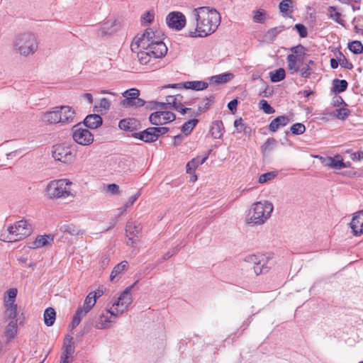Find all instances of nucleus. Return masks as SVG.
<instances>
[{"label": "nucleus", "instance_id": "1", "mask_svg": "<svg viewBox=\"0 0 363 363\" xmlns=\"http://www.w3.org/2000/svg\"><path fill=\"white\" fill-rule=\"evenodd\" d=\"M195 26L189 29L191 38H205L214 33L220 23V15L213 8L201 6L193 10Z\"/></svg>", "mask_w": 363, "mask_h": 363}, {"label": "nucleus", "instance_id": "2", "mask_svg": "<svg viewBox=\"0 0 363 363\" xmlns=\"http://www.w3.org/2000/svg\"><path fill=\"white\" fill-rule=\"evenodd\" d=\"M291 53L286 57L287 69L290 74L299 73L303 78H308L312 73V69L308 65H303L306 55V49L301 45L292 47Z\"/></svg>", "mask_w": 363, "mask_h": 363}, {"label": "nucleus", "instance_id": "3", "mask_svg": "<svg viewBox=\"0 0 363 363\" xmlns=\"http://www.w3.org/2000/svg\"><path fill=\"white\" fill-rule=\"evenodd\" d=\"M72 186V182L67 179L50 181L45 189L47 197L52 200L74 198L75 194Z\"/></svg>", "mask_w": 363, "mask_h": 363}, {"label": "nucleus", "instance_id": "4", "mask_svg": "<svg viewBox=\"0 0 363 363\" xmlns=\"http://www.w3.org/2000/svg\"><path fill=\"white\" fill-rule=\"evenodd\" d=\"M31 233V225L27 220H21L3 229L0 239L7 242H17L29 236Z\"/></svg>", "mask_w": 363, "mask_h": 363}, {"label": "nucleus", "instance_id": "5", "mask_svg": "<svg viewBox=\"0 0 363 363\" xmlns=\"http://www.w3.org/2000/svg\"><path fill=\"white\" fill-rule=\"evenodd\" d=\"M273 211V206L270 202H256L250 211V223L262 224L270 216Z\"/></svg>", "mask_w": 363, "mask_h": 363}, {"label": "nucleus", "instance_id": "6", "mask_svg": "<svg viewBox=\"0 0 363 363\" xmlns=\"http://www.w3.org/2000/svg\"><path fill=\"white\" fill-rule=\"evenodd\" d=\"M14 47L19 54L28 56L37 50L38 43L33 34L23 33L16 37Z\"/></svg>", "mask_w": 363, "mask_h": 363}, {"label": "nucleus", "instance_id": "7", "mask_svg": "<svg viewBox=\"0 0 363 363\" xmlns=\"http://www.w3.org/2000/svg\"><path fill=\"white\" fill-rule=\"evenodd\" d=\"M163 42V35L160 31L154 30L152 28H147L143 33L134 38L132 43V48L134 46L138 48H147L153 46L155 43Z\"/></svg>", "mask_w": 363, "mask_h": 363}, {"label": "nucleus", "instance_id": "8", "mask_svg": "<svg viewBox=\"0 0 363 363\" xmlns=\"http://www.w3.org/2000/svg\"><path fill=\"white\" fill-rule=\"evenodd\" d=\"M52 156L56 161L70 164L76 158V151L69 145L65 143L57 144L52 147Z\"/></svg>", "mask_w": 363, "mask_h": 363}, {"label": "nucleus", "instance_id": "9", "mask_svg": "<svg viewBox=\"0 0 363 363\" xmlns=\"http://www.w3.org/2000/svg\"><path fill=\"white\" fill-rule=\"evenodd\" d=\"M18 290L16 288L9 289L3 298L5 317L11 320H16L18 305L16 303Z\"/></svg>", "mask_w": 363, "mask_h": 363}, {"label": "nucleus", "instance_id": "10", "mask_svg": "<svg viewBox=\"0 0 363 363\" xmlns=\"http://www.w3.org/2000/svg\"><path fill=\"white\" fill-rule=\"evenodd\" d=\"M72 138L75 143L83 146H88L94 142V135L80 124L72 128Z\"/></svg>", "mask_w": 363, "mask_h": 363}, {"label": "nucleus", "instance_id": "11", "mask_svg": "<svg viewBox=\"0 0 363 363\" xmlns=\"http://www.w3.org/2000/svg\"><path fill=\"white\" fill-rule=\"evenodd\" d=\"M160 110L152 113L149 116L150 122L155 125H162L175 120V114L169 110L161 109V104H159Z\"/></svg>", "mask_w": 363, "mask_h": 363}, {"label": "nucleus", "instance_id": "12", "mask_svg": "<svg viewBox=\"0 0 363 363\" xmlns=\"http://www.w3.org/2000/svg\"><path fill=\"white\" fill-rule=\"evenodd\" d=\"M94 296V294L89 293L84 300L83 306L77 308L72 321V328L77 326L80 323L82 318L95 306L96 300Z\"/></svg>", "mask_w": 363, "mask_h": 363}, {"label": "nucleus", "instance_id": "13", "mask_svg": "<svg viewBox=\"0 0 363 363\" xmlns=\"http://www.w3.org/2000/svg\"><path fill=\"white\" fill-rule=\"evenodd\" d=\"M131 289L132 286L125 289L121 294L120 296L118 298L117 301L113 303V306L111 308L115 311L116 315H120L123 314L132 303L133 300L130 294Z\"/></svg>", "mask_w": 363, "mask_h": 363}, {"label": "nucleus", "instance_id": "14", "mask_svg": "<svg viewBox=\"0 0 363 363\" xmlns=\"http://www.w3.org/2000/svg\"><path fill=\"white\" fill-rule=\"evenodd\" d=\"M183 96L180 94L175 96H168L166 98L165 103H161V109H174L181 114L184 115L187 112H191L189 108H184L182 104Z\"/></svg>", "mask_w": 363, "mask_h": 363}, {"label": "nucleus", "instance_id": "15", "mask_svg": "<svg viewBox=\"0 0 363 363\" xmlns=\"http://www.w3.org/2000/svg\"><path fill=\"white\" fill-rule=\"evenodd\" d=\"M168 130L169 128L166 127H151L137 133L136 138L145 143H151L156 141L160 135L165 134Z\"/></svg>", "mask_w": 363, "mask_h": 363}, {"label": "nucleus", "instance_id": "16", "mask_svg": "<svg viewBox=\"0 0 363 363\" xmlns=\"http://www.w3.org/2000/svg\"><path fill=\"white\" fill-rule=\"evenodd\" d=\"M118 317V315L116 314L113 310L111 308L107 309L99 315L96 323V328L100 330L109 328L116 322Z\"/></svg>", "mask_w": 363, "mask_h": 363}, {"label": "nucleus", "instance_id": "17", "mask_svg": "<svg viewBox=\"0 0 363 363\" xmlns=\"http://www.w3.org/2000/svg\"><path fill=\"white\" fill-rule=\"evenodd\" d=\"M166 21L169 28L180 30L186 25V17L179 11H172L167 15Z\"/></svg>", "mask_w": 363, "mask_h": 363}, {"label": "nucleus", "instance_id": "18", "mask_svg": "<svg viewBox=\"0 0 363 363\" xmlns=\"http://www.w3.org/2000/svg\"><path fill=\"white\" fill-rule=\"evenodd\" d=\"M58 111L59 123L66 125L72 123L75 119V111L69 106H56Z\"/></svg>", "mask_w": 363, "mask_h": 363}, {"label": "nucleus", "instance_id": "19", "mask_svg": "<svg viewBox=\"0 0 363 363\" xmlns=\"http://www.w3.org/2000/svg\"><path fill=\"white\" fill-rule=\"evenodd\" d=\"M247 262L252 264L254 272L257 275L262 274L266 269L267 258L264 255H250L246 257Z\"/></svg>", "mask_w": 363, "mask_h": 363}, {"label": "nucleus", "instance_id": "20", "mask_svg": "<svg viewBox=\"0 0 363 363\" xmlns=\"http://www.w3.org/2000/svg\"><path fill=\"white\" fill-rule=\"evenodd\" d=\"M315 157L319 158L325 166L333 169H342L349 167V165L343 162V158L340 155H336L334 157H328L326 158L321 156H315Z\"/></svg>", "mask_w": 363, "mask_h": 363}, {"label": "nucleus", "instance_id": "21", "mask_svg": "<svg viewBox=\"0 0 363 363\" xmlns=\"http://www.w3.org/2000/svg\"><path fill=\"white\" fill-rule=\"evenodd\" d=\"M121 21L116 19H109L104 22L99 30V35L101 36L110 35L117 32L121 28Z\"/></svg>", "mask_w": 363, "mask_h": 363}, {"label": "nucleus", "instance_id": "22", "mask_svg": "<svg viewBox=\"0 0 363 363\" xmlns=\"http://www.w3.org/2000/svg\"><path fill=\"white\" fill-rule=\"evenodd\" d=\"M350 225L355 236L363 235V211H359L354 215Z\"/></svg>", "mask_w": 363, "mask_h": 363}, {"label": "nucleus", "instance_id": "23", "mask_svg": "<svg viewBox=\"0 0 363 363\" xmlns=\"http://www.w3.org/2000/svg\"><path fill=\"white\" fill-rule=\"evenodd\" d=\"M139 48L146 50L147 52L151 53V55H155L160 59L163 57L167 52V48L164 42L155 43L153 46Z\"/></svg>", "mask_w": 363, "mask_h": 363}, {"label": "nucleus", "instance_id": "24", "mask_svg": "<svg viewBox=\"0 0 363 363\" xmlns=\"http://www.w3.org/2000/svg\"><path fill=\"white\" fill-rule=\"evenodd\" d=\"M137 56L140 64L142 65H147L150 67L155 64L157 59H160L155 55H152L151 53L142 49L138 51Z\"/></svg>", "mask_w": 363, "mask_h": 363}, {"label": "nucleus", "instance_id": "25", "mask_svg": "<svg viewBox=\"0 0 363 363\" xmlns=\"http://www.w3.org/2000/svg\"><path fill=\"white\" fill-rule=\"evenodd\" d=\"M140 125L139 121L133 118L122 119L118 123V127L121 130L128 132L136 130Z\"/></svg>", "mask_w": 363, "mask_h": 363}, {"label": "nucleus", "instance_id": "26", "mask_svg": "<svg viewBox=\"0 0 363 363\" xmlns=\"http://www.w3.org/2000/svg\"><path fill=\"white\" fill-rule=\"evenodd\" d=\"M142 227L140 223L130 221L126 224V235L129 238V240H131L132 243L134 242V240L138 236V235L140 233Z\"/></svg>", "mask_w": 363, "mask_h": 363}, {"label": "nucleus", "instance_id": "27", "mask_svg": "<svg viewBox=\"0 0 363 363\" xmlns=\"http://www.w3.org/2000/svg\"><path fill=\"white\" fill-rule=\"evenodd\" d=\"M57 108L54 107L50 111L43 113L41 116L43 122L50 125L59 123Z\"/></svg>", "mask_w": 363, "mask_h": 363}, {"label": "nucleus", "instance_id": "28", "mask_svg": "<svg viewBox=\"0 0 363 363\" xmlns=\"http://www.w3.org/2000/svg\"><path fill=\"white\" fill-rule=\"evenodd\" d=\"M289 122L290 120L288 116H278L271 121V123L269 125V130L271 132L274 133L279 128L286 126Z\"/></svg>", "mask_w": 363, "mask_h": 363}, {"label": "nucleus", "instance_id": "29", "mask_svg": "<svg viewBox=\"0 0 363 363\" xmlns=\"http://www.w3.org/2000/svg\"><path fill=\"white\" fill-rule=\"evenodd\" d=\"M84 123L85 126L95 129L102 124V118L98 114H90L84 118Z\"/></svg>", "mask_w": 363, "mask_h": 363}, {"label": "nucleus", "instance_id": "30", "mask_svg": "<svg viewBox=\"0 0 363 363\" xmlns=\"http://www.w3.org/2000/svg\"><path fill=\"white\" fill-rule=\"evenodd\" d=\"M208 86V84L204 81H188L183 83L184 88L195 91H202Z\"/></svg>", "mask_w": 363, "mask_h": 363}, {"label": "nucleus", "instance_id": "31", "mask_svg": "<svg viewBox=\"0 0 363 363\" xmlns=\"http://www.w3.org/2000/svg\"><path fill=\"white\" fill-rule=\"evenodd\" d=\"M18 333L17 320H11L6 327L4 334L9 340L14 339Z\"/></svg>", "mask_w": 363, "mask_h": 363}, {"label": "nucleus", "instance_id": "32", "mask_svg": "<svg viewBox=\"0 0 363 363\" xmlns=\"http://www.w3.org/2000/svg\"><path fill=\"white\" fill-rule=\"evenodd\" d=\"M223 123L220 121H216L212 123L210 133L213 138H220L223 134Z\"/></svg>", "mask_w": 363, "mask_h": 363}, {"label": "nucleus", "instance_id": "33", "mask_svg": "<svg viewBox=\"0 0 363 363\" xmlns=\"http://www.w3.org/2000/svg\"><path fill=\"white\" fill-rule=\"evenodd\" d=\"M74 352L73 338L71 336H67L64 340L62 356L72 357Z\"/></svg>", "mask_w": 363, "mask_h": 363}, {"label": "nucleus", "instance_id": "34", "mask_svg": "<svg viewBox=\"0 0 363 363\" xmlns=\"http://www.w3.org/2000/svg\"><path fill=\"white\" fill-rule=\"evenodd\" d=\"M52 240V239L48 235H38L36 237L35 240L30 243L29 247L31 249H36L46 246L49 244L50 240Z\"/></svg>", "mask_w": 363, "mask_h": 363}, {"label": "nucleus", "instance_id": "35", "mask_svg": "<svg viewBox=\"0 0 363 363\" xmlns=\"http://www.w3.org/2000/svg\"><path fill=\"white\" fill-rule=\"evenodd\" d=\"M128 268V262L125 260L122 261L119 264H116L110 275L111 281H113L114 279L119 274L125 272Z\"/></svg>", "mask_w": 363, "mask_h": 363}, {"label": "nucleus", "instance_id": "36", "mask_svg": "<svg viewBox=\"0 0 363 363\" xmlns=\"http://www.w3.org/2000/svg\"><path fill=\"white\" fill-rule=\"evenodd\" d=\"M145 105V101L140 98H135L134 99H123L121 101V106L123 108H139Z\"/></svg>", "mask_w": 363, "mask_h": 363}, {"label": "nucleus", "instance_id": "37", "mask_svg": "<svg viewBox=\"0 0 363 363\" xmlns=\"http://www.w3.org/2000/svg\"><path fill=\"white\" fill-rule=\"evenodd\" d=\"M207 158L208 157H205L202 159H200L199 157L192 159L186 164V173L190 174L194 173L199 165L203 164Z\"/></svg>", "mask_w": 363, "mask_h": 363}, {"label": "nucleus", "instance_id": "38", "mask_svg": "<svg viewBox=\"0 0 363 363\" xmlns=\"http://www.w3.org/2000/svg\"><path fill=\"white\" fill-rule=\"evenodd\" d=\"M56 318V313L52 308H48L44 312V322L47 326H52Z\"/></svg>", "mask_w": 363, "mask_h": 363}, {"label": "nucleus", "instance_id": "39", "mask_svg": "<svg viewBox=\"0 0 363 363\" xmlns=\"http://www.w3.org/2000/svg\"><path fill=\"white\" fill-rule=\"evenodd\" d=\"M269 77L272 82H279L284 79L286 72L284 68H279L269 72Z\"/></svg>", "mask_w": 363, "mask_h": 363}, {"label": "nucleus", "instance_id": "40", "mask_svg": "<svg viewBox=\"0 0 363 363\" xmlns=\"http://www.w3.org/2000/svg\"><path fill=\"white\" fill-rule=\"evenodd\" d=\"M198 123L199 120L196 118L191 119L187 122L184 123L181 129L182 133L186 136L188 135L189 134L191 133V132L195 128Z\"/></svg>", "mask_w": 363, "mask_h": 363}, {"label": "nucleus", "instance_id": "41", "mask_svg": "<svg viewBox=\"0 0 363 363\" xmlns=\"http://www.w3.org/2000/svg\"><path fill=\"white\" fill-rule=\"evenodd\" d=\"M328 17L340 25H344V21L341 18V13L337 11L335 6H329L328 9Z\"/></svg>", "mask_w": 363, "mask_h": 363}, {"label": "nucleus", "instance_id": "42", "mask_svg": "<svg viewBox=\"0 0 363 363\" xmlns=\"http://www.w3.org/2000/svg\"><path fill=\"white\" fill-rule=\"evenodd\" d=\"M110 106V101L106 98H102L100 99L98 105L95 106V108L97 112L105 113L109 110Z\"/></svg>", "mask_w": 363, "mask_h": 363}, {"label": "nucleus", "instance_id": "43", "mask_svg": "<svg viewBox=\"0 0 363 363\" xmlns=\"http://www.w3.org/2000/svg\"><path fill=\"white\" fill-rule=\"evenodd\" d=\"M284 30V26L272 28L267 31L265 34V38L268 40H273Z\"/></svg>", "mask_w": 363, "mask_h": 363}, {"label": "nucleus", "instance_id": "44", "mask_svg": "<svg viewBox=\"0 0 363 363\" xmlns=\"http://www.w3.org/2000/svg\"><path fill=\"white\" fill-rule=\"evenodd\" d=\"M277 175H278L277 171L269 172L261 174L259 177L258 182L259 184H264L267 182L273 180L274 179H275L277 177Z\"/></svg>", "mask_w": 363, "mask_h": 363}, {"label": "nucleus", "instance_id": "45", "mask_svg": "<svg viewBox=\"0 0 363 363\" xmlns=\"http://www.w3.org/2000/svg\"><path fill=\"white\" fill-rule=\"evenodd\" d=\"M347 87V82L344 79H335L333 81L334 91L338 93L342 92L346 90Z\"/></svg>", "mask_w": 363, "mask_h": 363}, {"label": "nucleus", "instance_id": "46", "mask_svg": "<svg viewBox=\"0 0 363 363\" xmlns=\"http://www.w3.org/2000/svg\"><path fill=\"white\" fill-rule=\"evenodd\" d=\"M349 50L354 54H361L363 52V45L360 41H352L348 45Z\"/></svg>", "mask_w": 363, "mask_h": 363}, {"label": "nucleus", "instance_id": "47", "mask_svg": "<svg viewBox=\"0 0 363 363\" xmlns=\"http://www.w3.org/2000/svg\"><path fill=\"white\" fill-rule=\"evenodd\" d=\"M292 6V0H283L280 2L279 5V9L281 13H284L285 15H288L289 9H291Z\"/></svg>", "mask_w": 363, "mask_h": 363}, {"label": "nucleus", "instance_id": "48", "mask_svg": "<svg viewBox=\"0 0 363 363\" xmlns=\"http://www.w3.org/2000/svg\"><path fill=\"white\" fill-rule=\"evenodd\" d=\"M233 78L232 74H223L216 75L211 78V79L216 84L226 83Z\"/></svg>", "mask_w": 363, "mask_h": 363}, {"label": "nucleus", "instance_id": "49", "mask_svg": "<svg viewBox=\"0 0 363 363\" xmlns=\"http://www.w3.org/2000/svg\"><path fill=\"white\" fill-rule=\"evenodd\" d=\"M65 228V232L68 233L71 235H79L84 233V230L79 229L78 227L73 224L67 225Z\"/></svg>", "mask_w": 363, "mask_h": 363}, {"label": "nucleus", "instance_id": "50", "mask_svg": "<svg viewBox=\"0 0 363 363\" xmlns=\"http://www.w3.org/2000/svg\"><path fill=\"white\" fill-rule=\"evenodd\" d=\"M139 96L140 91L135 88L130 89L123 93V96L125 98L124 99H134L139 98Z\"/></svg>", "mask_w": 363, "mask_h": 363}, {"label": "nucleus", "instance_id": "51", "mask_svg": "<svg viewBox=\"0 0 363 363\" xmlns=\"http://www.w3.org/2000/svg\"><path fill=\"white\" fill-rule=\"evenodd\" d=\"M213 103V99L207 98L203 101L201 103V104L198 107V113L196 115H198L199 113L205 112L212 106Z\"/></svg>", "mask_w": 363, "mask_h": 363}, {"label": "nucleus", "instance_id": "52", "mask_svg": "<svg viewBox=\"0 0 363 363\" xmlns=\"http://www.w3.org/2000/svg\"><path fill=\"white\" fill-rule=\"evenodd\" d=\"M266 19V12L264 10L259 9L255 11L253 21L255 23H263Z\"/></svg>", "mask_w": 363, "mask_h": 363}, {"label": "nucleus", "instance_id": "53", "mask_svg": "<svg viewBox=\"0 0 363 363\" xmlns=\"http://www.w3.org/2000/svg\"><path fill=\"white\" fill-rule=\"evenodd\" d=\"M140 196V191H138L133 196H131L128 201L124 204V206L120 208L122 212H125L128 208L131 207L133 203L138 200L139 196Z\"/></svg>", "mask_w": 363, "mask_h": 363}, {"label": "nucleus", "instance_id": "54", "mask_svg": "<svg viewBox=\"0 0 363 363\" xmlns=\"http://www.w3.org/2000/svg\"><path fill=\"white\" fill-rule=\"evenodd\" d=\"M259 106L267 114H272L275 112L274 108L266 100H261L259 103Z\"/></svg>", "mask_w": 363, "mask_h": 363}, {"label": "nucleus", "instance_id": "55", "mask_svg": "<svg viewBox=\"0 0 363 363\" xmlns=\"http://www.w3.org/2000/svg\"><path fill=\"white\" fill-rule=\"evenodd\" d=\"M290 130L294 135H301L305 132L306 127L303 123H297L292 125Z\"/></svg>", "mask_w": 363, "mask_h": 363}, {"label": "nucleus", "instance_id": "56", "mask_svg": "<svg viewBox=\"0 0 363 363\" xmlns=\"http://www.w3.org/2000/svg\"><path fill=\"white\" fill-rule=\"evenodd\" d=\"M350 113V111L349 109L341 108L336 110L335 116L339 119L345 120L348 117Z\"/></svg>", "mask_w": 363, "mask_h": 363}, {"label": "nucleus", "instance_id": "57", "mask_svg": "<svg viewBox=\"0 0 363 363\" xmlns=\"http://www.w3.org/2000/svg\"><path fill=\"white\" fill-rule=\"evenodd\" d=\"M154 20V13L150 11H147L141 17V22L143 24H150Z\"/></svg>", "mask_w": 363, "mask_h": 363}, {"label": "nucleus", "instance_id": "58", "mask_svg": "<svg viewBox=\"0 0 363 363\" xmlns=\"http://www.w3.org/2000/svg\"><path fill=\"white\" fill-rule=\"evenodd\" d=\"M295 28L298 32L299 35L301 38H305L308 35L307 29L303 24H296Z\"/></svg>", "mask_w": 363, "mask_h": 363}, {"label": "nucleus", "instance_id": "59", "mask_svg": "<svg viewBox=\"0 0 363 363\" xmlns=\"http://www.w3.org/2000/svg\"><path fill=\"white\" fill-rule=\"evenodd\" d=\"M276 140L274 138H268L262 146L264 151L269 150L272 146L275 144Z\"/></svg>", "mask_w": 363, "mask_h": 363}, {"label": "nucleus", "instance_id": "60", "mask_svg": "<svg viewBox=\"0 0 363 363\" xmlns=\"http://www.w3.org/2000/svg\"><path fill=\"white\" fill-rule=\"evenodd\" d=\"M107 191L113 194H118L120 193L119 187L116 184H111L107 186Z\"/></svg>", "mask_w": 363, "mask_h": 363}, {"label": "nucleus", "instance_id": "61", "mask_svg": "<svg viewBox=\"0 0 363 363\" xmlns=\"http://www.w3.org/2000/svg\"><path fill=\"white\" fill-rule=\"evenodd\" d=\"M234 126L238 129V132H242L244 128L243 120L241 118L236 119L234 121Z\"/></svg>", "mask_w": 363, "mask_h": 363}, {"label": "nucleus", "instance_id": "62", "mask_svg": "<svg viewBox=\"0 0 363 363\" xmlns=\"http://www.w3.org/2000/svg\"><path fill=\"white\" fill-rule=\"evenodd\" d=\"M350 157L354 161L363 160V151H358L351 154Z\"/></svg>", "mask_w": 363, "mask_h": 363}, {"label": "nucleus", "instance_id": "63", "mask_svg": "<svg viewBox=\"0 0 363 363\" xmlns=\"http://www.w3.org/2000/svg\"><path fill=\"white\" fill-rule=\"evenodd\" d=\"M238 100L233 99L228 104V108L232 113H235L237 110Z\"/></svg>", "mask_w": 363, "mask_h": 363}, {"label": "nucleus", "instance_id": "64", "mask_svg": "<svg viewBox=\"0 0 363 363\" xmlns=\"http://www.w3.org/2000/svg\"><path fill=\"white\" fill-rule=\"evenodd\" d=\"M72 361V357L61 355V360H60V363H71Z\"/></svg>", "mask_w": 363, "mask_h": 363}]
</instances>
